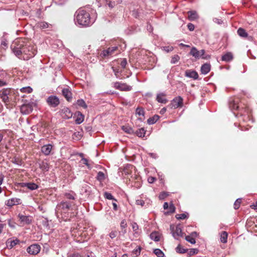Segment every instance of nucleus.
I'll return each instance as SVG.
<instances>
[{"instance_id":"1","label":"nucleus","mask_w":257,"mask_h":257,"mask_svg":"<svg viewBox=\"0 0 257 257\" xmlns=\"http://www.w3.org/2000/svg\"><path fill=\"white\" fill-rule=\"evenodd\" d=\"M74 21L76 25L81 27H86L94 23L95 18L90 16L89 12L85 8H81L76 11Z\"/></svg>"},{"instance_id":"2","label":"nucleus","mask_w":257,"mask_h":257,"mask_svg":"<svg viewBox=\"0 0 257 257\" xmlns=\"http://www.w3.org/2000/svg\"><path fill=\"white\" fill-rule=\"evenodd\" d=\"M75 204L72 201H62L58 204L55 209V214L57 218L66 221L69 217L70 210H73Z\"/></svg>"},{"instance_id":"3","label":"nucleus","mask_w":257,"mask_h":257,"mask_svg":"<svg viewBox=\"0 0 257 257\" xmlns=\"http://www.w3.org/2000/svg\"><path fill=\"white\" fill-rule=\"evenodd\" d=\"M25 42V40L24 39L19 38L15 40L11 46L13 53L20 59L22 58Z\"/></svg>"},{"instance_id":"4","label":"nucleus","mask_w":257,"mask_h":257,"mask_svg":"<svg viewBox=\"0 0 257 257\" xmlns=\"http://www.w3.org/2000/svg\"><path fill=\"white\" fill-rule=\"evenodd\" d=\"M36 52L35 46L25 41L21 59L28 60L33 57Z\"/></svg>"},{"instance_id":"5","label":"nucleus","mask_w":257,"mask_h":257,"mask_svg":"<svg viewBox=\"0 0 257 257\" xmlns=\"http://www.w3.org/2000/svg\"><path fill=\"white\" fill-rule=\"evenodd\" d=\"M239 100L238 98H232L229 103V108L231 110H238L241 115H247V117L248 118L249 114L250 113V110L248 107H245L244 108H240V106L238 105Z\"/></svg>"},{"instance_id":"6","label":"nucleus","mask_w":257,"mask_h":257,"mask_svg":"<svg viewBox=\"0 0 257 257\" xmlns=\"http://www.w3.org/2000/svg\"><path fill=\"white\" fill-rule=\"evenodd\" d=\"M13 94L14 90L11 88L3 89L0 91V97L5 103H7L10 102Z\"/></svg>"},{"instance_id":"7","label":"nucleus","mask_w":257,"mask_h":257,"mask_svg":"<svg viewBox=\"0 0 257 257\" xmlns=\"http://www.w3.org/2000/svg\"><path fill=\"white\" fill-rule=\"evenodd\" d=\"M117 49L118 47L116 46L109 47L107 49L101 51L99 54V57L102 59L109 58L113 55L115 54V53L117 51Z\"/></svg>"},{"instance_id":"8","label":"nucleus","mask_w":257,"mask_h":257,"mask_svg":"<svg viewBox=\"0 0 257 257\" xmlns=\"http://www.w3.org/2000/svg\"><path fill=\"white\" fill-rule=\"evenodd\" d=\"M170 228L175 238L178 239V237L183 236V233L180 225H177L175 226L171 225Z\"/></svg>"},{"instance_id":"9","label":"nucleus","mask_w":257,"mask_h":257,"mask_svg":"<svg viewBox=\"0 0 257 257\" xmlns=\"http://www.w3.org/2000/svg\"><path fill=\"white\" fill-rule=\"evenodd\" d=\"M46 102L51 107H56L60 104L59 98L55 95H51L46 99Z\"/></svg>"},{"instance_id":"10","label":"nucleus","mask_w":257,"mask_h":257,"mask_svg":"<svg viewBox=\"0 0 257 257\" xmlns=\"http://www.w3.org/2000/svg\"><path fill=\"white\" fill-rule=\"evenodd\" d=\"M41 246L37 243H34L29 246L27 248V251L31 255H36L38 254L41 250Z\"/></svg>"},{"instance_id":"11","label":"nucleus","mask_w":257,"mask_h":257,"mask_svg":"<svg viewBox=\"0 0 257 257\" xmlns=\"http://www.w3.org/2000/svg\"><path fill=\"white\" fill-rule=\"evenodd\" d=\"M205 54V50L202 49L200 51H198L196 48L192 47L190 52V54L196 59H199L202 57V58H205L203 55Z\"/></svg>"},{"instance_id":"12","label":"nucleus","mask_w":257,"mask_h":257,"mask_svg":"<svg viewBox=\"0 0 257 257\" xmlns=\"http://www.w3.org/2000/svg\"><path fill=\"white\" fill-rule=\"evenodd\" d=\"M113 87L120 91H130L132 90V86L128 85L126 83H122L119 82H116L113 83Z\"/></svg>"},{"instance_id":"13","label":"nucleus","mask_w":257,"mask_h":257,"mask_svg":"<svg viewBox=\"0 0 257 257\" xmlns=\"http://www.w3.org/2000/svg\"><path fill=\"white\" fill-rule=\"evenodd\" d=\"M22 203V200L20 198H12L5 202V205L8 207H12L14 205H19Z\"/></svg>"},{"instance_id":"14","label":"nucleus","mask_w":257,"mask_h":257,"mask_svg":"<svg viewBox=\"0 0 257 257\" xmlns=\"http://www.w3.org/2000/svg\"><path fill=\"white\" fill-rule=\"evenodd\" d=\"M171 107L176 108L181 107L183 105V98L181 96H178L173 99L171 103Z\"/></svg>"},{"instance_id":"15","label":"nucleus","mask_w":257,"mask_h":257,"mask_svg":"<svg viewBox=\"0 0 257 257\" xmlns=\"http://www.w3.org/2000/svg\"><path fill=\"white\" fill-rule=\"evenodd\" d=\"M91 187L90 186L86 183H84L82 184L80 193L81 194L85 195V196H88L91 193Z\"/></svg>"},{"instance_id":"16","label":"nucleus","mask_w":257,"mask_h":257,"mask_svg":"<svg viewBox=\"0 0 257 257\" xmlns=\"http://www.w3.org/2000/svg\"><path fill=\"white\" fill-rule=\"evenodd\" d=\"M33 110V105L30 103L23 104L21 108L22 113L25 114H29Z\"/></svg>"},{"instance_id":"17","label":"nucleus","mask_w":257,"mask_h":257,"mask_svg":"<svg viewBox=\"0 0 257 257\" xmlns=\"http://www.w3.org/2000/svg\"><path fill=\"white\" fill-rule=\"evenodd\" d=\"M135 168L134 166L127 164L124 167L122 174L126 176L131 175L133 171H135Z\"/></svg>"},{"instance_id":"18","label":"nucleus","mask_w":257,"mask_h":257,"mask_svg":"<svg viewBox=\"0 0 257 257\" xmlns=\"http://www.w3.org/2000/svg\"><path fill=\"white\" fill-rule=\"evenodd\" d=\"M53 147V145L51 144L44 145L41 148V152L45 155L48 156L50 154L52 150Z\"/></svg>"},{"instance_id":"19","label":"nucleus","mask_w":257,"mask_h":257,"mask_svg":"<svg viewBox=\"0 0 257 257\" xmlns=\"http://www.w3.org/2000/svg\"><path fill=\"white\" fill-rule=\"evenodd\" d=\"M96 1L97 3V6L99 7L101 5L106 4L108 5L109 8H112L115 5L114 2H112L109 0H96Z\"/></svg>"},{"instance_id":"20","label":"nucleus","mask_w":257,"mask_h":257,"mask_svg":"<svg viewBox=\"0 0 257 257\" xmlns=\"http://www.w3.org/2000/svg\"><path fill=\"white\" fill-rule=\"evenodd\" d=\"M62 116L65 119H68L72 117V113L68 107H64L61 110Z\"/></svg>"},{"instance_id":"21","label":"nucleus","mask_w":257,"mask_h":257,"mask_svg":"<svg viewBox=\"0 0 257 257\" xmlns=\"http://www.w3.org/2000/svg\"><path fill=\"white\" fill-rule=\"evenodd\" d=\"M18 217L21 221L25 224H29L32 222V217L19 214Z\"/></svg>"},{"instance_id":"22","label":"nucleus","mask_w":257,"mask_h":257,"mask_svg":"<svg viewBox=\"0 0 257 257\" xmlns=\"http://www.w3.org/2000/svg\"><path fill=\"white\" fill-rule=\"evenodd\" d=\"M185 76L186 77L197 79L198 78V74L197 72L194 70H187L185 71Z\"/></svg>"},{"instance_id":"23","label":"nucleus","mask_w":257,"mask_h":257,"mask_svg":"<svg viewBox=\"0 0 257 257\" xmlns=\"http://www.w3.org/2000/svg\"><path fill=\"white\" fill-rule=\"evenodd\" d=\"M62 94L67 101H70L72 100V93L68 88L63 89Z\"/></svg>"},{"instance_id":"24","label":"nucleus","mask_w":257,"mask_h":257,"mask_svg":"<svg viewBox=\"0 0 257 257\" xmlns=\"http://www.w3.org/2000/svg\"><path fill=\"white\" fill-rule=\"evenodd\" d=\"M9 44L5 36H4L1 40L0 50H5L8 48Z\"/></svg>"},{"instance_id":"25","label":"nucleus","mask_w":257,"mask_h":257,"mask_svg":"<svg viewBox=\"0 0 257 257\" xmlns=\"http://www.w3.org/2000/svg\"><path fill=\"white\" fill-rule=\"evenodd\" d=\"M166 94L164 93H160L157 94L156 100L158 102L165 104L167 102V100L165 98Z\"/></svg>"},{"instance_id":"26","label":"nucleus","mask_w":257,"mask_h":257,"mask_svg":"<svg viewBox=\"0 0 257 257\" xmlns=\"http://www.w3.org/2000/svg\"><path fill=\"white\" fill-rule=\"evenodd\" d=\"M136 115H138L139 116V119L142 121L144 119V114L145 111L143 108L142 107H138L136 110Z\"/></svg>"},{"instance_id":"27","label":"nucleus","mask_w":257,"mask_h":257,"mask_svg":"<svg viewBox=\"0 0 257 257\" xmlns=\"http://www.w3.org/2000/svg\"><path fill=\"white\" fill-rule=\"evenodd\" d=\"M210 70V65L208 63L204 64L201 68V73L203 74H206Z\"/></svg>"},{"instance_id":"28","label":"nucleus","mask_w":257,"mask_h":257,"mask_svg":"<svg viewBox=\"0 0 257 257\" xmlns=\"http://www.w3.org/2000/svg\"><path fill=\"white\" fill-rule=\"evenodd\" d=\"M233 59V55L230 52H228L223 55L221 57V60L225 62H229Z\"/></svg>"},{"instance_id":"29","label":"nucleus","mask_w":257,"mask_h":257,"mask_svg":"<svg viewBox=\"0 0 257 257\" xmlns=\"http://www.w3.org/2000/svg\"><path fill=\"white\" fill-rule=\"evenodd\" d=\"M188 17L190 21H193L198 18V15L195 11H189L188 12Z\"/></svg>"},{"instance_id":"30","label":"nucleus","mask_w":257,"mask_h":257,"mask_svg":"<svg viewBox=\"0 0 257 257\" xmlns=\"http://www.w3.org/2000/svg\"><path fill=\"white\" fill-rule=\"evenodd\" d=\"M40 168L44 172H47L49 170V164L44 161H42L39 164Z\"/></svg>"},{"instance_id":"31","label":"nucleus","mask_w":257,"mask_h":257,"mask_svg":"<svg viewBox=\"0 0 257 257\" xmlns=\"http://www.w3.org/2000/svg\"><path fill=\"white\" fill-rule=\"evenodd\" d=\"M150 236L152 240L155 241H158L160 240V235L158 232L154 231L152 232Z\"/></svg>"},{"instance_id":"32","label":"nucleus","mask_w":257,"mask_h":257,"mask_svg":"<svg viewBox=\"0 0 257 257\" xmlns=\"http://www.w3.org/2000/svg\"><path fill=\"white\" fill-rule=\"evenodd\" d=\"M160 118V116L158 115H155L153 117H150L147 122L149 124H153L157 122V121Z\"/></svg>"},{"instance_id":"33","label":"nucleus","mask_w":257,"mask_h":257,"mask_svg":"<svg viewBox=\"0 0 257 257\" xmlns=\"http://www.w3.org/2000/svg\"><path fill=\"white\" fill-rule=\"evenodd\" d=\"M146 132V131L145 130V128L142 127L136 131L135 134L138 137L140 138H142L145 137Z\"/></svg>"},{"instance_id":"34","label":"nucleus","mask_w":257,"mask_h":257,"mask_svg":"<svg viewBox=\"0 0 257 257\" xmlns=\"http://www.w3.org/2000/svg\"><path fill=\"white\" fill-rule=\"evenodd\" d=\"M77 113L78 116L75 120V122L77 124H80L83 121L84 119V116L79 111H78Z\"/></svg>"},{"instance_id":"35","label":"nucleus","mask_w":257,"mask_h":257,"mask_svg":"<svg viewBox=\"0 0 257 257\" xmlns=\"http://www.w3.org/2000/svg\"><path fill=\"white\" fill-rule=\"evenodd\" d=\"M18 242H19V240H18V239L11 240L10 241H8L7 242V245L9 248L11 249L14 246L17 245L18 243Z\"/></svg>"},{"instance_id":"36","label":"nucleus","mask_w":257,"mask_h":257,"mask_svg":"<svg viewBox=\"0 0 257 257\" xmlns=\"http://www.w3.org/2000/svg\"><path fill=\"white\" fill-rule=\"evenodd\" d=\"M176 251L177 252L179 253H184L187 252L188 249L186 248H184L183 246H182L180 244H179L176 248Z\"/></svg>"},{"instance_id":"37","label":"nucleus","mask_w":257,"mask_h":257,"mask_svg":"<svg viewBox=\"0 0 257 257\" xmlns=\"http://www.w3.org/2000/svg\"><path fill=\"white\" fill-rule=\"evenodd\" d=\"M12 162L18 166H22L23 163L22 160L17 157H14Z\"/></svg>"},{"instance_id":"38","label":"nucleus","mask_w":257,"mask_h":257,"mask_svg":"<svg viewBox=\"0 0 257 257\" xmlns=\"http://www.w3.org/2000/svg\"><path fill=\"white\" fill-rule=\"evenodd\" d=\"M237 34L239 36L243 38H246L247 36V33L242 28H239L237 30Z\"/></svg>"},{"instance_id":"39","label":"nucleus","mask_w":257,"mask_h":257,"mask_svg":"<svg viewBox=\"0 0 257 257\" xmlns=\"http://www.w3.org/2000/svg\"><path fill=\"white\" fill-rule=\"evenodd\" d=\"M76 104L79 106L82 107L86 109L87 107V105L83 99H78L76 101Z\"/></svg>"},{"instance_id":"40","label":"nucleus","mask_w":257,"mask_h":257,"mask_svg":"<svg viewBox=\"0 0 257 257\" xmlns=\"http://www.w3.org/2000/svg\"><path fill=\"white\" fill-rule=\"evenodd\" d=\"M227 233L226 231H223L220 235V240L223 243H226L227 239Z\"/></svg>"},{"instance_id":"41","label":"nucleus","mask_w":257,"mask_h":257,"mask_svg":"<svg viewBox=\"0 0 257 257\" xmlns=\"http://www.w3.org/2000/svg\"><path fill=\"white\" fill-rule=\"evenodd\" d=\"M122 130L128 134H133L134 133L133 129L128 126H122Z\"/></svg>"},{"instance_id":"42","label":"nucleus","mask_w":257,"mask_h":257,"mask_svg":"<svg viewBox=\"0 0 257 257\" xmlns=\"http://www.w3.org/2000/svg\"><path fill=\"white\" fill-rule=\"evenodd\" d=\"M37 27L42 29L48 28L49 24L45 22H40L37 23Z\"/></svg>"},{"instance_id":"43","label":"nucleus","mask_w":257,"mask_h":257,"mask_svg":"<svg viewBox=\"0 0 257 257\" xmlns=\"http://www.w3.org/2000/svg\"><path fill=\"white\" fill-rule=\"evenodd\" d=\"M39 186L33 182H29L27 188L30 190H35L37 189Z\"/></svg>"},{"instance_id":"44","label":"nucleus","mask_w":257,"mask_h":257,"mask_svg":"<svg viewBox=\"0 0 257 257\" xmlns=\"http://www.w3.org/2000/svg\"><path fill=\"white\" fill-rule=\"evenodd\" d=\"M112 69L113 70V71L115 75V76L117 78L120 77V74L121 72V70L119 68H116L114 66L112 67Z\"/></svg>"},{"instance_id":"45","label":"nucleus","mask_w":257,"mask_h":257,"mask_svg":"<svg viewBox=\"0 0 257 257\" xmlns=\"http://www.w3.org/2000/svg\"><path fill=\"white\" fill-rule=\"evenodd\" d=\"M132 228L134 231V235L137 236L138 235L139 226L136 222H133L132 224Z\"/></svg>"},{"instance_id":"46","label":"nucleus","mask_w":257,"mask_h":257,"mask_svg":"<svg viewBox=\"0 0 257 257\" xmlns=\"http://www.w3.org/2000/svg\"><path fill=\"white\" fill-rule=\"evenodd\" d=\"M142 248L140 246H138L133 251V254L135 256H138L141 253Z\"/></svg>"},{"instance_id":"47","label":"nucleus","mask_w":257,"mask_h":257,"mask_svg":"<svg viewBox=\"0 0 257 257\" xmlns=\"http://www.w3.org/2000/svg\"><path fill=\"white\" fill-rule=\"evenodd\" d=\"M75 193H66L64 194V196L66 199H69V200H74L75 199Z\"/></svg>"},{"instance_id":"48","label":"nucleus","mask_w":257,"mask_h":257,"mask_svg":"<svg viewBox=\"0 0 257 257\" xmlns=\"http://www.w3.org/2000/svg\"><path fill=\"white\" fill-rule=\"evenodd\" d=\"M154 253L158 256V257H163L164 256V253L159 248H156L154 249Z\"/></svg>"},{"instance_id":"49","label":"nucleus","mask_w":257,"mask_h":257,"mask_svg":"<svg viewBox=\"0 0 257 257\" xmlns=\"http://www.w3.org/2000/svg\"><path fill=\"white\" fill-rule=\"evenodd\" d=\"M96 178L99 181H103L105 179L104 174L102 172L99 171L97 173Z\"/></svg>"},{"instance_id":"50","label":"nucleus","mask_w":257,"mask_h":257,"mask_svg":"<svg viewBox=\"0 0 257 257\" xmlns=\"http://www.w3.org/2000/svg\"><path fill=\"white\" fill-rule=\"evenodd\" d=\"M20 91L22 92L30 93L32 92L33 89L31 87L28 86L22 88Z\"/></svg>"},{"instance_id":"51","label":"nucleus","mask_w":257,"mask_h":257,"mask_svg":"<svg viewBox=\"0 0 257 257\" xmlns=\"http://www.w3.org/2000/svg\"><path fill=\"white\" fill-rule=\"evenodd\" d=\"M104 197L107 199L113 200L114 201H117L111 195V194L109 192H105L104 194Z\"/></svg>"},{"instance_id":"52","label":"nucleus","mask_w":257,"mask_h":257,"mask_svg":"<svg viewBox=\"0 0 257 257\" xmlns=\"http://www.w3.org/2000/svg\"><path fill=\"white\" fill-rule=\"evenodd\" d=\"M118 63L120 64L121 68L124 69L125 68L126 65L127 64L126 59L125 58L120 59L118 62Z\"/></svg>"},{"instance_id":"53","label":"nucleus","mask_w":257,"mask_h":257,"mask_svg":"<svg viewBox=\"0 0 257 257\" xmlns=\"http://www.w3.org/2000/svg\"><path fill=\"white\" fill-rule=\"evenodd\" d=\"M188 254L189 256L193 255L194 254H197L198 252V250L196 248H192L188 250Z\"/></svg>"},{"instance_id":"54","label":"nucleus","mask_w":257,"mask_h":257,"mask_svg":"<svg viewBox=\"0 0 257 257\" xmlns=\"http://www.w3.org/2000/svg\"><path fill=\"white\" fill-rule=\"evenodd\" d=\"M81 161L83 164L87 166V168L89 169H91L92 167L91 164L89 163L88 160L86 158H82Z\"/></svg>"},{"instance_id":"55","label":"nucleus","mask_w":257,"mask_h":257,"mask_svg":"<svg viewBox=\"0 0 257 257\" xmlns=\"http://www.w3.org/2000/svg\"><path fill=\"white\" fill-rule=\"evenodd\" d=\"M136 203L137 205H140L142 207L146 206V202L141 199H138L136 200Z\"/></svg>"},{"instance_id":"56","label":"nucleus","mask_w":257,"mask_h":257,"mask_svg":"<svg viewBox=\"0 0 257 257\" xmlns=\"http://www.w3.org/2000/svg\"><path fill=\"white\" fill-rule=\"evenodd\" d=\"M241 202V199L238 198L236 199L234 203V208L235 209H237L240 206V204Z\"/></svg>"},{"instance_id":"57","label":"nucleus","mask_w":257,"mask_h":257,"mask_svg":"<svg viewBox=\"0 0 257 257\" xmlns=\"http://www.w3.org/2000/svg\"><path fill=\"white\" fill-rule=\"evenodd\" d=\"M162 49L166 52H170L174 50V48L172 46H168L163 47L162 48Z\"/></svg>"},{"instance_id":"58","label":"nucleus","mask_w":257,"mask_h":257,"mask_svg":"<svg viewBox=\"0 0 257 257\" xmlns=\"http://www.w3.org/2000/svg\"><path fill=\"white\" fill-rule=\"evenodd\" d=\"M179 56L177 55H176L172 58L171 62L172 64H175L179 61Z\"/></svg>"},{"instance_id":"59","label":"nucleus","mask_w":257,"mask_h":257,"mask_svg":"<svg viewBox=\"0 0 257 257\" xmlns=\"http://www.w3.org/2000/svg\"><path fill=\"white\" fill-rule=\"evenodd\" d=\"M185 239L187 241L190 242L192 244H194L196 242L195 239L193 237L189 235L186 236Z\"/></svg>"},{"instance_id":"60","label":"nucleus","mask_w":257,"mask_h":257,"mask_svg":"<svg viewBox=\"0 0 257 257\" xmlns=\"http://www.w3.org/2000/svg\"><path fill=\"white\" fill-rule=\"evenodd\" d=\"M168 193L167 192H163L162 193H161L159 195V199L160 200H163L166 197H167V196H168Z\"/></svg>"},{"instance_id":"61","label":"nucleus","mask_w":257,"mask_h":257,"mask_svg":"<svg viewBox=\"0 0 257 257\" xmlns=\"http://www.w3.org/2000/svg\"><path fill=\"white\" fill-rule=\"evenodd\" d=\"M120 226L121 229H125L127 227V223L125 219H123L121 220L120 223Z\"/></svg>"},{"instance_id":"62","label":"nucleus","mask_w":257,"mask_h":257,"mask_svg":"<svg viewBox=\"0 0 257 257\" xmlns=\"http://www.w3.org/2000/svg\"><path fill=\"white\" fill-rule=\"evenodd\" d=\"M176 217L178 219H184L186 218H187V215L184 213H182L180 214H177Z\"/></svg>"},{"instance_id":"63","label":"nucleus","mask_w":257,"mask_h":257,"mask_svg":"<svg viewBox=\"0 0 257 257\" xmlns=\"http://www.w3.org/2000/svg\"><path fill=\"white\" fill-rule=\"evenodd\" d=\"M117 232L116 230L111 231L109 233V237L111 238H114L117 236Z\"/></svg>"},{"instance_id":"64","label":"nucleus","mask_w":257,"mask_h":257,"mask_svg":"<svg viewBox=\"0 0 257 257\" xmlns=\"http://www.w3.org/2000/svg\"><path fill=\"white\" fill-rule=\"evenodd\" d=\"M67 257H82L79 253H73L68 254Z\"/></svg>"}]
</instances>
